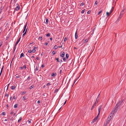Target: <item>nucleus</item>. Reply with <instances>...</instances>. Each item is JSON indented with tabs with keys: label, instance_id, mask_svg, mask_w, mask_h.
Instances as JSON below:
<instances>
[{
	"label": "nucleus",
	"instance_id": "nucleus-17",
	"mask_svg": "<svg viewBox=\"0 0 126 126\" xmlns=\"http://www.w3.org/2000/svg\"><path fill=\"white\" fill-rule=\"evenodd\" d=\"M26 97H27V96H24L23 97V100H24L25 101V100H26Z\"/></svg>",
	"mask_w": 126,
	"mask_h": 126
},
{
	"label": "nucleus",
	"instance_id": "nucleus-46",
	"mask_svg": "<svg viewBox=\"0 0 126 126\" xmlns=\"http://www.w3.org/2000/svg\"><path fill=\"white\" fill-rule=\"evenodd\" d=\"M56 53L55 51H53L52 53L53 55H54L56 54Z\"/></svg>",
	"mask_w": 126,
	"mask_h": 126
},
{
	"label": "nucleus",
	"instance_id": "nucleus-1",
	"mask_svg": "<svg viewBox=\"0 0 126 126\" xmlns=\"http://www.w3.org/2000/svg\"><path fill=\"white\" fill-rule=\"evenodd\" d=\"M123 101V100H122L121 101H119L118 102L116 105L115 107L113 109L112 112H111L110 114V115H112V113L113 114L114 113L116 112L119 109L120 106L122 104Z\"/></svg>",
	"mask_w": 126,
	"mask_h": 126
},
{
	"label": "nucleus",
	"instance_id": "nucleus-31",
	"mask_svg": "<svg viewBox=\"0 0 126 126\" xmlns=\"http://www.w3.org/2000/svg\"><path fill=\"white\" fill-rule=\"evenodd\" d=\"M112 118V117H111V115H110V116H109L108 118V120H110L109 119H111V118Z\"/></svg>",
	"mask_w": 126,
	"mask_h": 126
},
{
	"label": "nucleus",
	"instance_id": "nucleus-8",
	"mask_svg": "<svg viewBox=\"0 0 126 126\" xmlns=\"http://www.w3.org/2000/svg\"><path fill=\"white\" fill-rule=\"evenodd\" d=\"M78 34L77 33V31L75 33V38L76 39H77L78 38Z\"/></svg>",
	"mask_w": 126,
	"mask_h": 126
},
{
	"label": "nucleus",
	"instance_id": "nucleus-34",
	"mask_svg": "<svg viewBox=\"0 0 126 126\" xmlns=\"http://www.w3.org/2000/svg\"><path fill=\"white\" fill-rule=\"evenodd\" d=\"M5 114V113L4 112H3L2 113V115H4Z\"/></svg>",
	"mask_w": 126,
	"mask_h": 126
},
{
	"label": "nucleus",
	"instance_id": "nucleus-36",
	"mask_svg": "<svg viewBox=\"0 0 126 126\" xmlns=\"http://www.w3.org/2000/svg\"><path fill=\"white\" fill-rule=\"evenodd\" d=\"M79 77L77 78H76V79H75V81H74V83H75V82H76V81L77 80V79H79Z\"/></svg>",
	"mask_w": 126,
	"mask_h": 126
},
{
	"label": "nucleus",
	"instance_id": "nucleus-33",
	"mask_svg": "<svg viewBox=\"0 0 126 126\" xmlns=\"http://www.w3.org/2000/svg\"><path fill=\"white\" fill-rule=\"evenodd\" d=\"M35 51H36V50L35 49H32V52L34 53L35 52Z\"/></svg>",
	"mask_w": 126,
	"mask_h": 126
},
{
	"label": "nucleus",
	"instance_id": "nucleus-55",
	"mask_svg": "<svg viewBox=\"0 0 126 126\" xmlns=\"http://www.w3.org/2000/svg\"><path fill=\"white\" fill-rule=\"evenodd\" d=\"M67 40V38L66 37H65L64 39V41H65Z\"/></svg>",
	"mask_w": 126,
	"mask_h": 126
},
{
	"label": "nucleus",
	"instance_id": "nucleus-59",
	"mask_svg": "<svg viewBox=\"0 0 126 126\" xmlns=\"http://www.w3.org/2000/svg\"><path fill=\"white\" fill-rule=\"evenodd\" d=\"M15 56H14V57H13V58H12V62H11V63H12V62L13 61V60L14 59V58H15Z\"/></svg>",
	"mask_w": 126,
	"mask_h": 126
},
{
	"label": "nucleus",
	"instance_id": "nucleus-25",
	"mask_svg": "<svg viewBox=\"0 0 126 126\" xmlns=\"http://www.w3.org/2000/svg\"><path fill=\"white\" fill-rule=\"evenodd\" d=\"M34 87V85H32L30 87H29V89H32V88H33Z\"/></svg>",
	"mask_w": 126,
	"mask_h": 126
},
{
	"label": "nucleus",
	"instance_id": "nucleus-29",
	"mask_svg": "<svg viewBox=\"0 0 126 126\" xmlns=\"http://www.w3.org/2000/svg\"><path fill=\"white\" fill-rule=\"evenodd\" d=\"M38 70V67L36 66L35 69V71H37Z\"/></svg>",
	"mask_w": 126,
	"mask_h": 126
},
{
	"label": "nucleus",
	"instance_id": "nucleus-53",
	"mask_svg": "<svg viewBox=\"0 0 126 126\" xmlns=\"http://www.w3.org/2000/svg\"><path fill=\"white\" fill-rule=\"evenodd\" d=\"M44 66H45V65L44 64H43L42 65L41 67H42V68H43V67H44Z\"/></svg>",
	"mask_w": 126,
	"mask_h": 126
},
{
	"label": "nucleus",
	"instance_id": "nucleus-45",
	"mask_svg": "<svg viewBox=\"0 0 126 126\" xmlns=\"http://www.w3.org/2000/svg\"><path fill=\"white\" fill-rule=\"evenodd\" d=\"M31 120H28V122L29 123H31Z\"/></svg>",
	"mask_w": 126,
	"mask_h": 126
},
{
	"label": "nucleus",
	"instance_id": "nucleus-54",
	"mask_svg": "<svg viewBox=\"0 0 126 126\" xmlns=\"http://www.w3.org/2000/svg\"><path fill=\"white\" fill-rule=\"evenodd\" d=\"M23 67L24 68L26 69V65H24L23 66Z\"/></svg>",
	"mask_w": 126,
	"mask_h": 126
},
{
	"label": "nucleus",
	"instance_id": "nucleus-51",
	"mask_svg": "<svg viewBox=\"0 0 126 126\" xmlns=\"http://www.w3.org/2000/svg\"><path fill=\"white\" fill-rule=\"evenodd\" d=\"M63 60L64 61H65L66 60V59H65V58H63Z\"/></svg>",
	"mask_w": 126,
	"mask_h": 126
},
{
	"label": "nucleus",
	"instance_id": "nucleus-49",
	"mask_svg": "<svg viewBox=\"0 0 126 126\" xmlns=\"http://www.w3.org/2000/svg\"><path fill=\"white\" fill-rule=\"evenodd\" d=\"M29 53H31L32 52V51L31 50H29L28 51Z\"/></svg>",
	"mask_w": 126,
	"mask_h": 126
},
{
	"label": "nucleus",
	"instance_id": "nucleus-47",
	"mask_svg": "<svg viewBox=\"0 0 126 126\" xmlns=\"http://www.w3.org/2000/svg\"><path fill=\"white\" fill-rule=\"evenodd\" d=\"M30 78V76H29L27 79V80H29V79Z\"/></svg>",
	"mask_w": 126,
	"mask_h": 126
},
{
	"label": "nucleus",
	"instance_id": "nucleus-60",
	"mask_svg": "<svg viewBox=\"0 0 126 126\" xmlns=\"http://www.w3.org/2000/svg\"><path fill=\"white\" fill-rule=\"evenodd\" d=\"M37 103L38 104H39L40 103V100H38L37 101Z\"/></svg>",
	"mask_w": 126,
	"mask_h": 126
},
{
	"label": "nucleus",
	"instance_id": "nucleus-22",
	"mask_svg": "<svg viewBox=\"0 0 126 126\" xmlns=\"http://www.w3.org/2000/svg\"><path fill=\"white\" fill-rule=\"evenodd\" d=\"M69 55L68 54H66V57L67 59H68L69 57Z\"/></svg>",
	"mask_w": 126,
	"mask_h": 126
},
{
	"label": "nucleus",
	"instance_id": "nucleus-10",
	"mask_svg": "<svg viewBox=\"0 0 126 126\" xmlns=\"http://www.w3.org/2000/svg\"><path fill=\"white\" fill-rule=\"evenodd\" d=\"M96 106V105L95 104H94L93 105L92 107V108H91V110H92L94 109V106Z\"/></svg>",
	"mask_w": 126,
	"mask_h": 126
},
{
	"label": "nucleus",
	"instance_id": "nucleus-24",
	"mask_svg": "<svg viewBox=\"0 0 126 126\" xmlns=\"http://www.w3.org/2000/svg\"><path fill=\"white\" fill-rule=\"evenodd\" d=\"M18 106V105L17 104H15V105L14 106V108H16Z\"/></svg>",
	"mask_w": 126,
	"mask_h": 126
},
{
	"label": "nucleus",
	"instance_id": "nucleus-42",
	"mask_svg": "<svg viewBox=\"0 0 126 126\" xmlns=\"http://www.w3.org/2000/svg\"><path fill=\"white\" fill-rule=\"evenodd\" d=\"M109 13L108 12H106V15L107 16H108L110 15L109 14Z\"/></svg>",
	"mask_w": 126,
	"mask_h": 126
},
{
	"label": "nucleus",
	"instance_id": "nucleus-40",
	"mask_svg": "<svg viewBox=\"0 0 126 126\" xmlns=\"http://www.w3.org/2000/svg\"><path fill=\"white\" fill-rule=\"evenodd\" d=\"M91 12V11L90 10H89V11H88V12H87V14H89Z\"/></svg>",
	"mask_w": 126,
	"mask_h": 126
},
{
	"label": "nucleus",
	"instance_id": "nucleus-28",
	"mask_svg": "<svg viewBox=\"0 0 126 126\" xmlns=\"http://www.w3.org/2000/svg\"><path fill=\"white\" fill-rule=\"evenodd\" d=\"M124 13V12H123V11H122L120 14L122 15H123Z\"/></svg>",
	"mask_w": 126,
	"mask_h": 126
},
{
	"label": "nucleus",
	"instance_id": "nucleus-2",
	"mask_svg": "<svg viewBox=\"0 0 126 126\" xmlns=\"http://www.w3.org/2000/svg\"><path fill=\"white\" fill-rule=\"evenodd\" d=\"M17 6L15 8V10H16L17 11L18 10L20 9V7L19 6V5L18 4V3H17Z\"/></svg>",
	"mask_w": 126,
	"mask_h": 126
},
{
	"label": "nucleus",
	"instance_id": "nucleus-32",
	"mask_svg": "<svg viewBox=\"0 0 126 126\" xmlns=\"http://www.w3.org/2000/svg\"><path fill=\"white\" fill-rule=\"evenodd\" d=\"M85 9H83V10H82L81 11V13L82 14H83V13L84 12H85Z\"/></svg>",
	"mask_w": 126,
	"mask_h": 126
},
{
	"label": "nucleus",
	"instance_id": "nucleus-50",
	"mask_svg": "<svg viewBox=\"0 0 126 126\" xmlns=\"http://www.w3.org/2000/svg\"><path fill=\"white\" fill-rule=\"evenodd\" d=\"M62 73V70L61 69L60 70V71L59 74H61Z\"/></svg>",
	"mask_w": 126,
	"mask_h": 126
},
{
	"label": "nucleus",
	"instance_id": "nucleus-37",
	"mask_svg": "<svg viewBox=\"0 0 126 126\" xmlns=\"http://www.w3.org/2000/svg\"><path fill=\"white\" fill-rule=\"evenodd\" d=\"M56 60L58 62H60V61L59 60V58H56Z\"/></svg>",
	"mask_w": 126,
	"mask_h": 126
},
{
	"label": "nucleus",
	"instance_id": "nucleus-41",
	"mask_svg": "<svg viewBox=\"0 0 126 126\" xmlns=\"http://www.w3.org/2000/svg\"><path fill=\"white\" fill-rule=\"evenodd\" d=\"M1 42H0V47L2 44V42L1 41Z\"/></svg>",
	"mask_w": 126,
	"mask_h": 126
},
{
	"label": "nucleus",
	"instance_id": "nucleus-5",
	"mask_svg": "<svg viewBox=\"0 0 126 126\" xmlns=\"http://www.w3.org/2000/svg\"><path fill=\"white\" fill-rule=\"evenodd\" d=\"M28 23L27 22H26L24 27V29L23 30V33L24 32H25V31L26 30V27L27 26V25Z\"/></svg>",
	"mask_w": 126,
	"mask_h": 126
},
{
	"label": "nucleus",
	"instance_id": "nucleus-38",
	"mask_svg": "<svg viewBox=\"0 0 126 126\" xmlns=\"http://www.w3.org/2000/svg\"><path fill=\"white\" fill-rule=\"evenodd\" d=\"M4 67V66L3 65L2 66V68H1V70L0 72H2V71H3V70Z\"/></svg>",
	"mask_w": 126,
	"mask_h": 126
},
{
	"label": "nucleus",
	"instance_id": "nucleus-57",
	"mask_svg": "<svg viewBox=\"0 0 126 126\" xmlns=\"http://www.w3.org/2000/svg\"><path fill=\"white\" fill-rule=\"evenodd\" d=\"M9 96V94H6L5 95V96Z\"/></svg>",
	"mask_w": 126,
	"mask_h": 126
},
{
	"label": "nucleus",
	"instance_id": "nucleus-26",
	"mask_svg": "<svg viewBox=\"0 0 126 126\" xmlns=\"http://www.w3.org/2000/svg\"><path fill=\"white\" fill-rule=\"evenodd\" d=\"M22 120V117H20L19 118V119L18 120V122L19 123Z\"/></svg>",
	"mask_w": 126,
	"mask_h": 126
},
{
	"label": "nucleus",
	"instance_id": "nucleus-14",
	"mask_svg": "<svg viewBox=\"0 0 126 126\" xmlns=\"http://www.w3.org/2000/svg\"><path fill=\"white\" fill-rule=\"evenodd\" d=\"M10 83H9L8 85V86L7 87H6V86L5 87H4V89H6V90H7L8 89V86L10 84Z\"/></svg>",
	"mask_w": 126,
	"mask_h": 126
},
{
	"label": "nucleus",
	"instance_id": "nucleus-52",
	"mask_svg": "<svg viewBox=\"0 0 126 126\" xmlns=\"http://www.w3.org/2000/svg\"><path fill=\"white\" fill-rule=\"evenodd\" d=\"M84 4V2H82L81 4V5L83 6V5Z\"/></svg>",
	"mask_w": 126,
	"mask_h": 126
},
{
	"label": "nucleus",
	"instance_id": "nucleus-62",
	"mask_svg": "<svg viewBox=\"0 0 126 126\" xmlns=\"http://www.w3.org/2000/svg\"><path fill=\"white\" fill-rule=\"evenodd\" d=\"M50 83H47V86H48V85H50Z\"/></svg>",
	"mask_w": 126,
	"mask_h": 126
},
{
	"label": "nucleus",
	"instance_id": "nucleus-56",
	"mask_svg": "<svg viewBox=\"0 0 126 126\" xmlns=\"http://www.w3.org/2000/svg\"><path fill=\"white\" fill-rule=\"evenodd\" d=\"M13 117H12L11 118L10 120L11 121L12 120L13 121Z\"/></svg>",
	"mask_w": 126,
	"mask_h": 126
},
{
	"label": "nucleus",
	"instance_id": "nucleus-44",
	"mask_svg": "<svg viewBox=\"0 0 126 126\" xmlns=\"http://www.w3.org/2000/svg\"><path fill=\"white\" fill-rule=\"evenodd\" d=\"M58 90V89H56L55 90V92H57Z\"/></svg>",
	"mask_w": 126,
	"mask_h": 126
},
{
	"label": "nucleus",
	"instance_id": "nucleus-12",
	"mask_svg": "<svg viewBox=\"0 0 126 126\" xmlns=\"http://www.w3.org/2000/svg\"><path fill=\"white\" fill-rule=\"evenodd\" d=\"M50 33H48L47 34H46V36L47 37H49L50 35Z\"/></svg>",
	"mask_w": 126,
	"mask_h": 126
},
{
	"label": "nucleus",
	"instance_id": "nucleus-13",
	"mask_svg": "<svg viewBox=\"0 0 126 126\" xmlns=\"http://www.w3.org/2000/svg\"><path fill=\"white\" fill-rule=\"evenodd\" d=\"M58 47L56 45H55V46H54L53 47V48L54 49H56Z\"/></svg>",
	"mask_w": 126,
	"mask_h": 126
},
{
	"label": "nucleus",
	"instance_id": "nucleus-27",
	"mask_svg": "<svg viewBox=\"0 0 126 126\" xmlns=\"http://www.w3.org/2000/svg\"><path fill=\"white\" fill-rule=\"evenodd\" d=\"M122 16H123V15H122L120 14L119 17L118 18L120 19H121V17H122Z\"/></svg>",
	"mask_w": 126,
	"mask_h": 126
},
{
	"label": "nucleus",
	"instance_id": "nucleus-19",
	"mask_svg": "<svg viewBox=\"0 0 126 126\" xmlns=\"http://www.w3.org/2000/svg\"><path fill=\"white\" fill-rule=\"evenodd\" d=\"M24 57V54L23 53H22L21 54L20 56V58H21L22 57Z\"/></svg>",
	"mask_w": 126,
	"mask_h": 126
},
{
	"label": "nucleus",
	"instance_id": "nucleus-63",
	"mask_svg": "<svg viewBox=\"0 0 126 126\" xmlns=\"http://www.w3.org/2000/svg\"><path fill=\"white\" fill-rule=\"evenodd\" d=\"M97 4V2L96 1H95L94 4H95L96 5Z\"/></svg>",
	"mask_w": 126,
	"mask_h": 126
},
{
	"label": "nucleus",
	"instance_id": "nucleus-43",
	"mask_svg": "<svg viewBox=\"0 0 126 126\" xmlns=\"http://www.w3.org/2000/svg\"><path fill=\"white\" fill-rule=\"evenodd\" d=\"M3 7L2 6H1V7L0 8V11H1V10L3 9Z\"/></svg>",
	"mask_w": 126,
	"mask_h": 126
},
{
	"label": "nucleus",
	"instance_id": "nucleus-6",
	"mask_svg": "<svg viewBox=\"0 0 126 126\" xmlns=\"http://www.w3.org/2000/svg\"><path fill=\"white\" fill-rule=\"evenodd\" d=\"M102 107V105H101L100 106H99V107H98V115H99V114L100 113V110H101V108Z\"/></svg>",
	"mask_w": 126,
	"mask_h": 126
},
{
	"label": "nucleus",
	"instance_id": "nucleus-39",
	"mask_svg": "<svg viewBox=\"0 0 126 126\" xmlns=\"http://www.w3.org/2000/svg\"><path fill=\"white\" fill-rule=\"evenodd\" d=\"M102 10L100 11H99L98 13V15H99L100 14L102 13Z\"/></svg>",
	"mask_w": 126,
	"mask_h": 126
},
{
	"label": "nucleus",
	"instance_id": "nucleus-3",
	"mask_svg": "<svg viewBox=\"0 0 126 126\" xmlns=\"http://www.w3.org/2000/svg\"><path fill=\"white\" fill-rule=\"evenodd\" d=\"M60 56L62 57H63L64 56L65 53L64 52H60Z\"/></svg>",
	"mask_w": 126,
	"mask_h": 126
},
{
	"label": "nucleus",
	"instance_id": "nucleus-58",
	"mask_svg": "<svg viewBox=\"0 0 126 126\" xmlns=\"http://www.w3.org/2000/svg\"><path fill=\"white\" fill-rule=\"evenodd\" d=\"M13 111H11V112L10 113V114L11 115H12V114H13Z\"/></svg>",
	"mask_w": 126,
	"mask_h": 126
},
{
	"label": "nucleus",
	"instance_id": "nucleus-21",
	"mask_svg": "<svg viewBox=\"0 0 126 126\" xmlns=\"http://www.w3.org/2000/svg\"><path fill=\"white\" fill-rule=\"evenodd\" d=\"M48 19L47 18H46V24H47L48 23Z\"/></svg>",
	"mask_w": 126,
	"mask_h": 126
},
{
	"label": "nucleus",
	"instance_id": "nucleus-15",
	"mask_svg": "<svg viewBox=\"0 0 126 126\" xmlns=\"http://www.w3.org/2000/svg\"><path fill=\"white\" fill-rule=\"evenodd\" d=\"M88 39H85L84 41V43H86L87 42H88Z\"/></svg>",
	"mask_w": 126,
	"mask_h": 126
},
{
	"label": "nucleus",
	"instance_id": "nucleus-9",
	"mask_svg": "<svg viewBox=\"0 0 126 126\" xmlns=\"http://www.w3.org/2000/svg\"><path fill=\"white\" fill-rule=\"evenodd\" d=\"M56 73H52L51 75V76H52L53 77H55L56 75Z\"/></svg>",
	"mask_w": 126,
	"mask_h": 126
},
{
	"label": "nucleus",
	"instance_id": "nucleus-7",
	"mask_svg": "<svg viewBox=\"0 0 126 126\" xmlns=\"http://www.w3.org/2000/svg\"><path fill=\"white\" fill-rule=\"evenodd\" d=\"M20 38H21V37H20L19 38V39H18V40L16 42V43L15 44V46H16L17 45V44L19 42V41L20 40Z\"/></svg>",
	"mask_w": 126,
	"mask_h": 126
},
{
	"label": "nucleus",
	"instance_id": "nucleus-4",
	"mask_svg": "<svg viewBox=\"0 0 126 126\" xmlns=\"http://www.w3.org/2000/svg\"><path fill=\"white\" fill-rule=\"evenodd\" d=\"M98 115L93 120V121H92L91 122V123H93L94 122H95V121H96V120L97 119V118L98 117Z\"/></svg>",
	"mask_w": 126,
	"mask_h": 126
},
{
	"label": "nucleus",
	"instance_id": "nucleus-61",
	"mask_svg": "<svg viewBox=\"0 0 126 126\" xmlns=\"http://www.w3.org/2000/svg\"><path fill=\"white\" fill-rule=\"evenodd\" d=\"M45 45L47 46L48 45V43L47 42H46L45 43Z\"/></svg>",
	"mask_w": 126,
	"mask_h": 126
},
{
	"label": "nucleus",
	"instance_id": "nucleus-16",
	"mask_svg": "<svg viewBox=\"0 0 126 126\" xmlns=\"http://www.w3.org/2000/svg\"><path fill=\"white\" fill-rule=\"evenodd\" d=\"M16 88V86H12L11 87V89L12 90H14Z\"/></svg>",
	"mask_w": 126,
	"mask_h": 126
},
{
	"label": "nucleus",
	"instance_id": "nucleus-18",
	"mask_svg": "<svg viewBox=\"0 0 126 126\" xmlns=\"http://www.w3.org/2000/svg\"><path fill=\"white\" fill-rule=\"evenodd\" d=\"M99 99H97V98H96V101L94 103L95 104H96V103H98V101L99 100Z\"/></svg>",
	"mask_w": 126,
	"mask_h": 126
},
{
	"label": "nucleus",
	"instance_id": "nucleus-20",
	"mask_svg": "<svg viewBox=\"0 0 126 126\" xmlns=\"http://www.w3.org/2000/svg\"><path fill=\"white\" fill-rule=\"evenodd\" d=\"M42 95H43V96H44L47 97V93H44Z\"/></svg>",
	"mask_w": 126,
	"mask_h": 126
},
{
	"label": "nucleus",
	"instance_id": "nucleus-64",
	"mask_svg": "<svg viewBox=\"0 0 126 126\" xmlns=\"http://www.w3.org/2000/svg\"><path fill=\"white\" fill-rule=\"evenodd\" d=\"M36 59L38 60H39V57H37L36 58Z\"/></svg>",
	"mask_w": 126,
	"mask_h": 126
},
{
	"label": "nucleus",
	"instance_id": "nucleus-30",
	"mask_svg": "<svg viewBox=\"0 0 126 126\" xmlns=\"http://www.w3.org/2000/svg\"><path fill=\"white\" fill-rule=\"evenodd\" d=\"M9 125L10 126H12V123L11 122H9Z\"/></svg>",
	"mask_w": 126,
	"mask_h": 126
},
{
	"label": "nucleus",
	"instance_id": "nucleus-11",
	"mask_svg": "<svg viewBox=\"0 0 126 126\" xmlns=\"http://www.w3.org/2000/svg\"><path fill=\"white\" fill-rule=\"evenodd\" d=\"M27 28L26 29V31H25V32H24V34H23L22 35V36L23 37L25 35L27 31Z\"/></svg>",
	"mask_w": 126,
	"mask_h": 126
},
{
	"label": "nucleus",
	"instance_id": "nucleus-48",
	"mask_svg": "<svg viewBox=\"0 0 126 126\" xmlns=\"http://www.w3.org/2000/svg\"><path fill=\"white\" fill-rule=\"evenodd\" d=\"M39 39L41 40H42V36H40L39 37Z\"/></svg>",
	"mask_w": 126,
	"mask_h": 126
},
{
	"label": "nucleus",
	"instance_id": "nucleus-23",
	"mask_svg": "<svg viewBox=\"0 0 126 126\" xmlns=\"http://www.w3.org/2000/svg\"><path fill=\"white\" fill-rule=\"evenodd\" d=\"M26 92H22L21 93V94L22 95H23L24 94H25L26 93Z\"/></svg>",
	"mask_w": 126,
	"mask_h": 126
},
{
	"label": "nucleus",
	"instance_id": "nucleus-35",
	"mask_svg": "<svg viewBox=\"0 0 126 126\" xmlns=\"http://www.w3.org/2000/svg\"><path fill=\"white\" fill-rule=\"evenodd\" d=\"M120 19L118 18L117 20V21H116V23H117L119 21Z\"/></svg>",
	"mask_w": 126,
	"mask_h": 126
}]
</instances>
